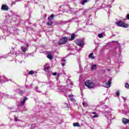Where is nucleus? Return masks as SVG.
Segmentation results:
<instances>
[{
  "label": "nucleus",
  "instance_id": "f257e3e1",
  "mask_svg": "<svg viewBox=\"0 0 129 129\" xmlns=\"http://www.w3.org/2000/svg\"><path fill=\"white\" fill-rule=\"evenodd\" d=\"M85 85L86 87L91 89V88H93L94 87L95 84L91 80H87L85 82Z\"/></svg>",
  "mask_w": 129,
  "mask_h": 129
},
{
  "label": "nucleus",
  "instance_id": "f03ea898",
  "mask_svg": "<svg viewBox=\"0 0 129 129\" xmlns=\"http://www.w3.org/2000/svg\"><path fill=\"white\" fill-rule=\"evenodd\" d=\"M67 41H68V38L67 37L64 36L62 38L59 39L58 45H64V44H66L67 43Z\"/></svg>",
  "mask_w": 129,
  "mask_h": 129
},
{
  "label": "nucleus",
  "instance_id": "7ed1b4c3",
  "mask_svg": "<svg viewBox=\"0 0 129 129\" xmlns=\"http://www.w3.org/2000/svg\"><path fill=\"white\" fill-rule=\"evenodd\" d=\"M76 43L79 46V47H83L84 45V42L80 39H77L76 40Z\"/></svg>",
  "mask_w": 129,
  "mask_h": 129
},
{
  "label": "nucleus",
  "instance_id": "20e7f679",
  "mask_svg": "<svg viewBox=\"0 0 129 129\" xmlns=\"http://www.w3.org/2000/svg\"><path fill=\"white\" fill-rule=\"evenodd\" d=\"M9 6L5 4H3L1 7L2 11H9Z\"/></svg>",
  "mask_w": 129,
  "mask_h": 129
},
{
  "label": "nucleus",
  "instance_id": "39448f33",
  "mask_svg": "<svg viewBox=\"0 0 129 129\" xmlns=\"http://www.w3.org/2000/svg\"><path fill=\"white\" fill-rule=\"evenodd\" d=\"M122 122L124 124H126L127 123H129V119H126L125 118H122Z\"/></svg>",
  "mask_w": 129,
  "mask_h": 129
},
{
  "label": "nucleus",
  "instance_id": "423d86ee",
  "mask_svg": "<svg viewBox=\"0 0 129 129\" xmlns=\"http://www.w3.org/2000/svg\"><path fill=\"white\" fill-rule=\"evenodd\" d=\"M27 100H28V98L27 97L24 98L23 101H22L20 103V106H23V105L25 104V103L26 102V101H27Z\"/></svg>",
  "mask_w": 129,
  "mask_h": 129
},
{
  "label": "nucleus",
  "instance_id": "0eeeda50",
  "mask_svg": "<svg viewBox=\"0 0 129 129\" xmlns=\"http://www.w3.org/2000/svg\"><path fill=\"white\" fill-rule=\"evenodd\" d=\"M110 85H111V81L109 80L107 83L105 84V87L109 88V87H110Z\"/></svg>",
  "mask_w": 129,
  "mask_h": 129
},
{
  "label": "nucleus",
  "instance_id": "6e6552de",
  "mask_svg": "<svg viewBox=\"0 0 129 129\" xmlns=\"http://www.w3.org/2000/svg\"><path fill=\"white\" fill-rule=\"evenodd\" d=\"M54 18H55V15H54L53 14H51L50 16L48 17V20L52 21V20H53Z\"/></svg>",
  "mask_w": 129,
  "mask_h": 129
},
{
  "label": "nucleus",
  "instance_id": "1a4fd4ad",
  "mask_svg": "<svg viewBox=\"0 0 129 129\" xmlns=\"http://www.w3.org/2000/svg\"><path fill=\"white\" fill-rule=\"evenodd\" d=\"M21 50L22 52H26L27 50H28V48L25 46H22L21 47Z\"/></svg>",
  "mask_w": 129,
  "mask_h": 129
},
{
  "label": "nucleus",
  "instance_id": "9d476101",
  "mask_svg": "<svg viewBox=\"0 0 129 129\" xmlns=\"http://www.w3.org/2000/svg\"><path fill=\"white\" fill-rule=\"evenodd\" d=\"M49 66H48L47 64H46L44 66V71H47L49 70Z\"/></svg>",
  "mask_w": 129,
  "mask_h": 129
},
{
  "label": "nucleus",
  "instance_id": "9b49d317",
  "mask_svg": "<svg viewBox=\"0 0 129 129\" xmlns=\"http://www.w3.org/2000/svg\"><path fill=\"white\" fill-rule=\"evenodd\" d=\"M122 28H128V25H127V24H125L124 23H122V25L121 26Z\"/></svg>",
  "mask_w": 129,
  "mask_h": 129
},
{
  "label": "nucleus",
  "instance_id": "f8f14e48",
  "mask_svg": "<svg viewBox=\"0 0 129 129\" xmlns=\"http://www.w3.org/2000/svg\"><path fill=\"white\" fill-rule=\"evenodd\" d=\"M75 39V34L73 33L71 35V39H70V41H73Z\"/></svg>",
  "mask_w": 129,
  "mask_h": 129
},
{
  "label": "nucleus",
  "instance_id": "ddd939ff",
  "mask_svg": "<svg viewBox=\"0 0 129 129\" xmlns=\"http://www.w3.org/2000/svg\"><path fill=\"white\" fill-rule=\"evenodd\" d=\"M47 57L49 60H52L53 59V56H52V54L49 53L47 55Z\"/></svg>",
  "mask_w": 129,
  "mask_h": 129
},
{
  "label": "nucleus",
  "instance_id": "4468645a",
  "mask_svg": "<svg viewBox=\"0 0 129 129\" xmlns=\"http://www.w3.org/2000/svg\"><path fill=\"white\" fill-rule=\"evenodd\" d=\"M97 65L96 64H93L92 65V67H91V70L92 71H93V70H95V69H96V67H97Z\"/></svg>",
  "mask_w": 129,
  "mask_h": 129
},
{
  "label": "nucleus",
  "instance_id": "2eb2a0df",
  "mask_svg": "<svg viewBox=\"0 0 129 129\" xmlns=\"http://www.w3.org/2000/svg\"><path fill=\"white\" fill-rule=\"evenodd\" d=\"M46 25L47 26H52V25H53V21H49V22L46 23Z\"/></svg>",
  "mask_w": 129,
  "mask_h": 129
},
{
  "label": "nucleus",
  "instance_id": "dca6fc26",
  "mask_svg": "<svg viewBox=\"0 0 129 129\" xmlns=\"http://www.w3.org/2000/svg\"><path fill=\"white\" fill-rule=\"evenodd\" d=\"M90 0H84L83 1H82V5H83V6H84V5H85V4H86V3H88L89 2Z\"/></svg>",
  "mask_w": 129,
  "mask_h": 129
},
{
  "label": "nucleus",
  "instance_id": "f3484780",
  "mask_svg": "<svg viewBox=\"0 0 129 129\" xmlns=\"http://www.w3.org/2000/svg\"><path fill=\"white\" fill-rule=\"evenodd\" d=\"M69 97L71 101H73V102H74V101H75V99H74V98L72 97V96L69 95Z\"/></svg>",
  "mask_w": 129,
  "mask_h": 129
},
{
  "label": "nucleus",
  "instance_id": "a211bd4d",
  "mask_svg": "<svg viewBox=\"0 0 129 129\" xmlns=\"http://www.w3.org/2000/svg\"><path fill=\"white\" fill-rule=\"evenodd\" d=\"M74 126H77V127H79L80 126V124L79 122H76L73 123Z\"/></svg>",
  "mask_w": 129,
  "mask_h": 129
},
{
  "label": "nucleus",
  "instance_id": "6ab92c4d",
  "mask_svg": "<svg viewBox=\"0 0 129 129\" xmlns=\"http://www.w3.org/2000/svg\"><path fill=\"white\" fill-rule=\"evenodd\" d=\"M89 58H91L92 59H94V58H95L94 56H93V52H91L89 55Z\"/></svg>",
  "mask_w": 129,
  "mask_h": 129
},
{
  "label": "nucleus",
  "instance_id": "aec40b11",
  "mask_svg": "<svg viewBox=\"0 0 129 129\" xmlns=\"http://www.w3.org/2000/svg\"><path fill=\"white\" fill-rule=\"evenodd\" d=\"M122 23L121 21H119L117 23V25L118 26V27H121L122 25Z\"/></svg>",
  "mask_w": 129,
  "mask_h": 129
},
{
  "label": "nucleus",
  "instance_id": "412c9836",
  "mask_svg": "<svg viewBox=\"0 0 129 129\" xmlns=\"http://www.w3.org/2000/svg\"><path fill=\"white\" fill-rule=\"evenodd\" d=\"M29 75H33L35 74V72L33 71H30L29 73H28Z\"/></svg>",
  "mask_w": 129,
  "mask_h": 129
},
{
  "label": "nucleus",
  "instance_id": "4be33fe9",
  "mask_svg": "<svg viewBox=\"0 0 129 129\" xmlns=\"http://www.w3.org/2000/svg\"><path fill=\"white\" fill-rule=\"evenodd\" d=\"M24 93H25V92H24V91H21L20 92H19V94L21 96L23 95Z\"/></svg>",
  "mask_w": 129,
  "mask_h": 129
},
{
  "label": "nucleus",
  "instance_id": "5701e85b",
  "mask_svg": "<svg viewBox=\"0 0 129 129\" xmlns=\"http://www.w3.org/2000/svg\"><path fill=\"white\" fill-rule=\"evenodd\" d=\"M99 116L98 115H95L92 116L91 119H93V118H95L96 117H98Z\"/></svg>",
  "mask_w": 129,
  "mask_h": 129
},
{
  "label": "nucleus",
  "instance_id": "b1692460",
  "mask_svg": "<svg viewBox=\"0 0 129 129\" xmlns=\"http://www.w3.org/2000/svg\"><path fill=\"white\" fill-rule=\"evenodd\" d=\"M98 37L99 38H102V37H103V35L102 34H99L98 35Z\"/></svg>",
  "mask_w": 129,
  "mask_h": 129
},
{
  "label": "nucleus",
  "instance_id": "393cba45",
  "mask_svg": "<svg viewBox=\"0 0 129 129\" xmlns=\"http://www.w3.org/2000/svg\"><path fill=\"white\" fill-rule=\"evenodd\" d=\"M125 88H128V87H129V84H128V83H125Z\"/></svg>",
  "mask_w": 129,
  "mask_h": 129
},
{
  "label": "nucleus",
  "instance_id": "a878e982",
  "mask_svg": "<svg viewBox=\"0 0 129 129\" xmlns=\"http://www.w3.org/2000/svg\"><path fill=\"white\" fill-rule=\"evenodd\" d=\"M116 94L117 95V96H119L120 95V93H119V91H117L116 92Z\"/></svg>",
  "mask_w": 129,
  "mask_h": 129
},
{
  "label": "nucleus",
  "instance_id": "bb28decb",
  "mask_svg": "<svg viewBox=\"0 0 129 129\" xmlns=\"http://www.w3.org/2000/svg\"><path fill=\"white\" fill-rule=\"evenodd\" d=\"M52 75L53 76H56V75H57V73H54L53 74H52Z\"/></svg>",
  "mask_w": 129,
  "mask_h": 129
},
{
  "label": "nucleus",
  "instance_id": "cd10ccee",
  "mask_svg": "<svg viewBox=\"0 0 129 129\" xmlns=\"http://www.w3.org/2000/svg\"><path fill=\"white\" fill-rule=\"evenodd\" d=\"M92 114H95V115H96L97 114L96 112H92Z\"/></svg>",
  "mask_w": 129,
  "mask_h": 129
},
{
  "label": "nucleus",
  "instance_id": "c85d7f7f",
  "mask_svg": "<svg viewBox=\"0 0 129 129\" xmlns=\"http://www.w3.org/2000/svg\"><path fill=\"white\" fill-rule=\"evenodd\" d=\"M15 121H17L18 120V118L17 117H15Z\"/></svg>",
  "mask_w": 129,
  "mask_h": 129
},
{
  "label": "nucleus",
  "instance_id": "c756f323",
  "mask_svg": "<svg viewBox=\"0 0 129 129\" xmlns=\"http://www.w3.org/2000/svg\"><path fill=\"white\" fill-rule=\"evenodd\" d=\"M127 20H129V14L127 15Z\"/></svg>",
  "mask_w": 129,
  "mask_h": 129
},
{
  "label": "nucleus",
  "instance_id": "7c9ffc66",
  "mask_svg": "<svg viewBox=\"0 0 129 129\" xmlns=\"http://www.w3.org/2000/svg\"><path fill=\"white\" fill-rule=\"evenodd\" d=\"M62 66H65V63H63L62 64Z\"/></svg>",
  "mask_w": 129,
  "mask_h": 129
},
{
  "label": "nucleus",
  "instance_id": "2f4dec72",
  "mask_svg": "<svg viewBox=\"0 0 129 129\" xmlns=\"http://www.w3.org/2000/svg\"><path fill=\"white\" fill-rule=\"evenodd\" d=\"M82 104H83V105H85V103H84V102H83Z\"/></svg>",
  "mask_w": 129,
  "mask_h": 129
},
{
  "label": "nucleus",
  "instance_id": "473e14b6",
  "mask_svg": "<svg viewBox=\"0 0 129 129\" xmlns=\"http://www.w3.org/2000/svg\"><path fill=\"white\" fill-rule=\"evenodd\" d=\"M63 62H66V59H63Z\"/></svg>",
  "mask_w": 129,
  "mask_h": 129
},
{
  "label": "nucleus",
  "instance_id": "72a5a7b5",
  "mask_svg": "<svg viewBox=\"0 0 129 129\" xmlns=\"http://www.w3.org/2000/svg\"><path fill=\"white\" fill-rule=\"evenodd\" d=\"M107 70L108 72L110 71V69H107Z\"/></svg>",
  "mask_w": 129,
  "mask_h": 129
},
{
  "label": "nucleus",
  "instance_id": "f704fd0d",
  "mask_svg": "<svg viewBox=\"0 0 129 129\" xmlns=\"http://www.w3.org/2000/svg\"><path fill=\"white\" fill-rule=\"evenodd\" d=\"M13 50H15V48H12Z\"/></svg>",
  "mask_w": 129,
  "mask_h": 129
}]
</instances>
